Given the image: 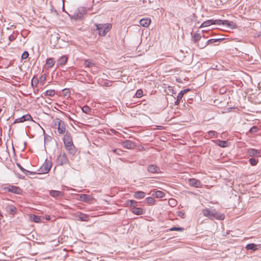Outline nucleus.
Segmentation results:
<instances>
[{
	"label": "nucleus",
	"mask_w": 261,
	"mask_h": 261,
	"mask_svg": "<svg viewBox=\"0 0 261 261\" xmlns=\"http://www.w3.org/2000/svg\"><path fill=\"white\" fill-rule=\"evenodd\" d=\"M246 248L247 250H252L253 251H255L257 249V245L253 243L247 245Z\"/></svg>",
	"instance_id": "obj_31"
},
{
	"label": "nucleus",
	"mask_w": 261,
	"mask_h": 261,
	"mask_svg": "<svg viewBox=\"0 0 261 261\" xmlns=\"http://www.w3.org/2000/svg\"><path fill=\"white\" fill-rule=\"evenodd\" d=\"M82 111L87 114H90L91 112V108L87 105L84 106L82 108Z\"/></svg>",
	"instance_id": "obj_35"
},
{
	"label": "nucleus",
	"mask_w": 261,
	"mask_h": 261,
	"mask_svg": "<svg viewBox=\"0 0 261 261\" xmlns=\"http://www.w3.org/2000/svg\"><path fill=\"white\" fill-rule=\"evenodd\" d=\"M32 219L35 222L39 223L41 222V217L39 216L33 215L32 216Z\"/></svg>",
	"instance_id": "obj_38"
},
{
	"label": "nucleus",
	"mask_w": 261,
	"mask_h": 261,
	"mask_svg": "<svg viewBox=\"0 0 261 261\" xmlns=\"http://www.w3.org/2000/svg\"><path fill=\"white\" fill-rule=\"evenodd\" d=\"M203 215L213 220V211H211L209 208H205L202 211Z\"/></svg>",
	"instance_id": "obj_21"
},
{
	"label": "nucleus",
	"mask_w": 261,
	"mask_h": 261,
	"mask_svg": "<svg viewBox=\"0 0 261 261\" xmlns=\"http://www.w3.org/2000/svg\"><path fill=\"white\" fill-rule=\"evenodd\" d=\"M145 196V193L143 191H137L135 192L134 195V197L137 199L143 198Z\"/></svg>",
	"instance_id": "obj_27"
},
{
	"label": "nucleus",
	"mask_w": 261,
	"mask_h": 261,
	"mask_svg": "<svg viewBox=\"0 0 261 261\" xmlns=\"http://www.w3.org/2000/svg\"><path fill=\"white\" fill-rule=\"evenodd\" d=\"M50 195L54 197H58L63 196V193L59 191L50 190L49 192Z\"/></svg>",
	"instance_id": "obj_26"
},
{
	"label": "nucleus",
	"mask_w": 261,
	"mask_h": 261,
	"mask_svg": "<svg viewBox=\"0 0 261 261\" xmlns=\"http://www.w3.org/2000/svg\"><path fill=\"white\" fill-rule=\"evenodd\" d=\"M41 79L42 80L44 81V80H45V79H46V77H45V76H44V75H42V76H41Z\"/></svg>",
	"instance_id": "obj_51"
},
{
	"label": "nucleus",
	"mask_w": 261,
	"mask_h": 261,
	"mask_svg": "<svg viewBox=\"0 0 261 261\" xmlns=\"http://www.w3.org/2000/svg\"><path fill=\"white\" fill-rule=\"evenodd\" d=\"M169 202H170L172 204H175V201L174 199H170L169 200Z\"/></svg>",
	"instance_id": "obj_49"
},
{
	"label": "nucleus",
	"mask_w": 261,
	"mask_h": 261,
	"mask_svg": "<svg viewBox=\"0 0 261 261\" xmlns=\"http://www.w3.org/2000/svg\"><path fill=\"white\" fill-rule=\"evenodd\" d=\"M29 55V53L27 51H24L21 55V59H25L28 58Z\"/></svg>",
	"instance_id": "obj_45"
},
{
	"label": "nucleus",
	"mask_w": 261,
	"mask_h": 261,
	"mask_svg": "<svg viewBox=\"0 0 261 261\" xmlns=\"http://www.w3.org/2000/svg\"><path fill=\"white\" fill-rule=\"evenodd\" d=\"M68 57L67 56H62L57 60V65L63 66L66 64Z\"/></svg>",
	"instance_id": "obj_19"
},
{
	"label": "nucleus",
	"mask_w": 261,
	"mask_h": 261,
	"mask_svg": "<svg viewBox=\"0 0 261 261\" xmlns=\"http://www.w3.org/2000/svg\"><path fill=\"white\" fill-rule=\"evenodd\" d=\"M33 121V119L31 117V116L30 114L24 115L22 116V117L16 119L14 123H18V122H23L26 121Z\"/></svg>",
	"instance_id": "obj_15"
},
{
	"label": "nucleus",
	"mask_w": 261,
	"mask_h": 261,
	"mask_svg": "<svg viewBox=\"0 0 261 261\" xmlns=\"http://www.w3.org/2000/svg\"><path fill=\"white\" fill-rule=\"evenodd\" d=\"M76 219L81 221L87 222L89 221V216L81 212H77L75 215Z\"/></svg>",
	"instance_id": "obj_11"
},
{
	"label": "nucleus",
	"mask_w": 261,
	"mask_h": 261,
	"mask_svg": "<svg viewBox=\"0 0 261 261\" xmlns=\"http://www.w3.org/2000/svg\"><path fill=\"white\" fill-rule=\"evenodd\" d=\"M90 199V196L86 194H80V200L84 202L89 201Z\"/></svg>",
	"instance_id": "obj_30"
},
{
	"label": "nucleus",
	"mask_w": 261,
	"mask_h": 261,
	"mask_svg": "<svg viewBox=\"0 0 261 261\" xmlns=\"http://www.w3.org/2000/svg\"><path fill=\"white\" fill-rule=\"evenodd\" d=\"M51 166V162L47 159L45 160L44 163L38 170V171H39V173H47L50 171Z\"/></svg>",
	"instance_id": "obj_4"
},
{
	"label": "nucleus",
	"mask_w": 261,
	"mask_h": 261,
	"mask_svg": "<svg viewBox=\"0 0 261 261\" xmlns=\"http://www.w3.org/2000/svg\"><path fill=\"white\" fill-rule=\"evenodd\" d=\"M5 190L17 194H21L22 193V190L18 187L15 186H9L5 188Z\"/></svg>",
	"instance_id": "obj_5"
},
{
	"label": "nucleus",
	"mask_w": 261,
	"mask_h": 261,
	"mask_svg": "<svg viewBox=\"0 0 261 261\" xmlns=\"http://www.w3.org/2000/svg\"><path fill=\"white\" fill-rule=\"evenodd\" d=\"M225 218L224 215L213 210V219H216L218 220H223Z\"/></svg>",
	"instance_id": "obj_23"
},
{
	"label": "nucleus",
	"mask_w": 261,
	"mask_h": 261,
	"mask_svg": "<svg viewBox=\"0 0 261 261\" xmlns=\"http://www.w3.org/2000/svg\"><path fill=\"white\" fill-rule=\"evenodd\" d=\"M34 84H35L34 85L36 87L37 86V84H38V82L37 79H36L35 80H34Z\"/></svg>",
	"instance_id": "obj_50"
},
{
	"label": "nucleus",
	"mask_w": 261,
	"mask_h": 261,
	"mask_svg": "<svg viewBox=\"0 0 261 261\" xmlns=\"http://www.w3.org/2000/svg\"><path fill=\"white\" fill-rule=\"evenodd\" d=\"M257 131H258V128L256 126H254L252 127L250 129V130H249L250 133H251V134H255Z\"/></svg>",
	"instance_id": "obj_44"
},
{
	"label": "nucleus",
	"mask_w": 261,
	"mask_h": 261,
	"mask_svg": "<svg viewBox=\"0 0 261 261\" xmlns=\"http://www.w3.org/2000/svg\"><path fill=\"white\" fill-rule=\"evenodd\" d=\"M140 24L144 27H147L149 25L151 22L150 19L149 18H143L139 21Z\"/></svg>",
	"instance_id": "obj_22"
},
{
	"label": "nucleus",
	"mask_w": 261,
	"mask_h": 261,
	"mask_svg": "<svg viewBox=\"0 0 261 261\" xmlns=\"http://www.w3.org/2000/svg\"><path fill=\"white\" fill-rule=\"evenodd\" d=\"M189 91H190L189 89H184L183 90L180 91V92L178 94L176 100L175 101V105H179L184 95Z\"/></svg>",
	"instance_id": "obj_17"
},
{
	"label": "nucleus",
	"mask_w": 261,
	"mask_h": 261,
	"mask_svg": "<svg viewBox=\"0 0 261 261\" xmlns=\"http://www.w3.org/2000/svg\"><path fill=\"white\" fill-rule=\"evenodd\" d=\"M55 63V61L53 58H48L46 61V64L48 66V68L52 67Z\"/></svg>",
	"instance_id": "obj_29"
},
{
	"label": "nucleus",
	"mask_w": 261,
	"mask_h": 261,
	"mask_svg": "<svg viewBox=\"0 0 261 261\" xmlns=\"http://www.w3.org/2000/svg\"><path fill=\"white\" fill-rule=\"evenodd\" d=\"M112 151L115 154H118V155H122L123 153V150L121 149H112Z\"/></svg>",
	"instance_id": "obj_42"
},
{
	"label": "nucleus",
	"mask_w": 261,
	"mask_h": 261,
	"mask_svg": "<svg viewBox=\"0 0 261 261\" xmlns=\"http://www.w3.org/2000/svg\"><path fill=\"white\" fill-rule=\"evenodd\" d=\"M136 96L137 98L141 97L143 96V91L141 89H139L136 93Z\"/></svg>",
	"instance_id": "obj_43"
},
{
	"label": "nucleus",
	"mask_w": 261,
	"mask_h": 261,
	"mask_svg": "<svg viewBox=\"0 0 261 261\" xmlns=\"http://www.w3.org/2000/svg\"><path fill=\"white\" fill-rule=\"evenodd\" d=\"M85 67H91L95 66V64L90 60H86L84 62Z\"/></svg>",
	"instance_id": "obj_33"
},
{
	"label": "nucleus",
	"mask_w": 261,
	"mask_h": 261,
	"mask_svg": "<svg viewBox=\"0 0 261 261\" xmlns=\"http://www.w3.org/2000/svg\"><path fill=\"white\" fill-rule=\"evenodd\" d=\"M44 218H45V219L46 220L48 221V220H49L50 219V216H49V215H45V216H44Z\"/></svg>",
	"instance_id": "obj_48"
},
{
	"label": "nucleus",
	"mask_w": 261,
	"mask_h": 261,
	"mask_svg": "<svg viewBox=\"0 0 261 261\" xmlns=\"http://www.w3.org/2000/svg\"><path fill=\"white\" fill-rule=\"evenodd\" d=\"M217 145L221 147H226L229 145V143L227 141H222L220 140H216L213 141Z\"/></svg>",
	"instance_id": "obj_20"
},
{
	"label": "nucleus",
	"mask_w": 261,
	"mask_h": 261,
	"mask_svg": "<svg viewBox=\"0 0 261 261\" xmlns=\"http://www.w3.org/2000/svg\"><path fill=\"white\" fill-rule=\"evenodd\" d=\"M145 201L149 204H153L155 201V199L153 197H147L145 199Z\"/></svg>",
	"instance_id": "obj_39"
},
{
	"label": "nucleus",
	"mask_w": 261,
	"mask_h": 261,
	"mask_svg": "<svg viewBox=\"0 0 261 261\" xmlns=\"http://www.w3.org/2000/svg\"><path fill=\"white\" fill-rule=\"evenodd\" d=\"M220 25H226L228 28L229 29H235L237 27V25L233 21H230L227 20H220Z\"/></svg>",
	"instance_id": "obj_9"
},
{
	"label": "nucleus",
	"mask_w": 261,
	"mask_h": 261,
	"mask_svg": "<svg viewBox=\"0 0 261 261\" xmlns=\"http://www.w3.org/2000/svg\"><path fill=\"white\" fill-rule=\"evenodd\" d=\"M153 195H154L157 198H163L164 197L165 194L162 191H157L155 192Z\"/></svg>",
	"instance_id": "obj_37"
},
{
	"label": "nucleus",
	"mask_w": 261,
	"mask_h": 261,
	"mask_svg": "<svg viewBox=\"0 0 261 261\" xmlns=\"http://www.w3.org/2000/svg\"><path fill=\"white\" fill-rule=\"evenodd\" d=\"M246 153L249 156L258 157L260 156V150L254 148H249L247 149Z\"/></svg>",
	"instance_id": "obj_10"
},
{
	"label": "nucleus",
	"mask_w": 261,
	"mask_h": 261,
	"mask_svg": "<svg viewBox=\"0 0 261 261\" xmlns=\"http://www.w3.org/2000/svg\"><path fill=\"white\" fill-rule=\"evenodd\" d=\"M249 162L252 166H255L257 164L258 160L254 158H250L249 160Z\"/></svg>",
	"instance_id": "obj_41"
},
{
	"label": "nucleus",
	"mask_w": 261,
	"mask_h": 261,
	"mask_svg": "<svg viewBox=\"0 0 261 261\" xmlns=\"http://www.w3.org/2000/svg\"><path fill=\"white\" fill-rule=\"evenodd\" d=\"M56 128L58 130V133L60 135H63L66 133L65 123L59 118H56L54 120Z\"/></svg>",
	"instance_id": "obj_3"
},
{
	"label": "nucleus",
	"mask_w": 261,
	"mask_h": 261,
	"mask_svg": "<svg viewBox=\"0 0 261 261\" xmlns=\"http://www.w3.org/2000/svg\"><path fill=\"white\" fill-rule=\"evenodd\" d=\"M125 203L127 206L134 207L137 206V202L134 200H128L126 201Z\"/></svg>",
	"instance_id": "obj_32"
},
{
	"label": "nucleus",
	"mask_w": 261,
	"mask_h": 261,
	"mask_svg": "<svg viewBox=\"0 0 261 261\" xmlns=\"http://www.w3.org/2000/svg\"><path fill=\"white\" fill-rule=\"evenodd\" d=\"M34 79H33V80H32V83H31L32 86L33 87L35 86V85H34Z\"/></svg>",
	"instance_id": "obj_52"
},
{
	"label": "nucleus",
	"mask_w": 261,
	"mask_h": 261,
	"mask_svg": "<svg viewBox=\"0 0 261 261\" xmlns=\"http://www.w3.org/2000/svg\"><path fill=\"white\" fill-rule=\"evenodd\" d=\"M220 22H221L220 21V19H216V20L210 19V20H207L206 21H204L201 24V25H200V27L201 28L206 27L210 26V25H211L212 24H216V25H220Z\"/></svg>",
	"instance_id": "obj_7"
},
{
	"label": "nucleus",
	"mask_w": 261,
	"mask_h": 261,
	"mask_svg": "<svg viewBox=\"0 0 261 261\" xmlns=\"http://www.w3.org/2000/svg\"><path fill=\"white\" fill-rule=\"evenodd\" d=\"M221 40H222L221 39H212L208 40V41H206V42H205L203 44H200L199 43H197V45L199 48L202 49V48H204L208 44H212L215 42H219Z\"/></svg>",
	"instance_id": "obj_14"
},
{
	"label": "nucleus",
	"mask_w": 261,
	"mask_h": 261,
	"mask_svg": "<svg viewBox=\"0 0 261 261\" xmlns=\"http://www.w3.org/2000/svg\"><path fill=\"white\" fill-rule=\"evenodd\" d=\"M218 133L214 130H210L205 135V138L208 139L210 138H217L218 137Z\"/></svg>",
	"instance_id": "obj_25"
},
{
	"label": "nucleus",
	"mask_w": 261,
	"mask_h": 261,
	"mask_svg": "<svg viewBox=\"0 0 261 261\" xmlns=\"http://www.w3.org/2000/svg\"><path fill=\"white\" fill-rule=\"evenodd\" d=\"M5 210L8 213L14 215L17 212V209L13 205L7 204L5 206Z\"/></svg>",
	"instance_id": "obj_18"
},
{
	"label": "nucleus",
	"mask_w": 261,
	"mask_h": 261,
	"mask_svg": "<svg viewBox=\"0 0 261 261\" xmlns=\"http://www.w3.org/2000/svg\"><path fill=\"white\" fill-rule=\"evenodd\" d=\"M184 228L180 227H173L169 229V231H182Z\"/></svg>",
	"instance_id": "obj_40"
},
{
	"label": "nucleus",
	"mask_w": 261,
	"mask_h": 261,
	"mask_svg": "<svg viewBox=\"0 0 261 261\" xmlns=\"http://www.w3.org/2000/svg\"><path fill=\"white\" fill-rule=\"evenodd\" d=\"M16 39V37L14 35H11L9 37V41H13Z\"/></svg>",
	"instance_id": "obj_47"
},
{
	"label": "nucleus",
	"mask_w": 261,
	"mask_h": 261,
	"mask_svg": "<svg viewBox=\"0 0 261 261\" xmlns=\"http://www.w3.org/2000/svg\"><path fill=\"white\" fill-rule=\"evenodd\" d=\"M121 144L123 147L128 149H132L135 146L134 143L128 140L122 141Z\"/></svg>",
	"instance_id": "obj_16"
},
{
	"label": "nucleus",
	"mask_w": 261,
	"mask_h": 261,
	"mask_svg": "<svg viewBox=\"0 0 261 261\" xmlns=\"http://www.w3.org/2000/svg\"><path fill=\"white\" fill-rule=\"evenodd\" d=\"M191 35L192 37V40L195 43H197L198 41L201 39V36L199 33H192Z\"/></svg>",
	"instance_id": "obj_24"
},
{
	"label": "nucleus",
	"mask_w": 261,
	"mask_h": 261,
	"mask_svg": "<svg viewBox=\"0 0 261 261\" xmlns=\"http://www.w3.org/2000/svg\"><path fill=\"white\" fill-rule=\"evenodd\" d=\"M96 27L98 34L101 36H105L111 29V24L110 23L97 24Z\"/></svg>",
	"instance_id": "obj_2"
},
{
	"label": "nucleus",
	"mask_w": 261,
	"mask_h": 261,
	"mask_svg": "<svg viewBox=\"0 0 261 261\" xmlns=\"http://www.w3.org/2000/svg\"><path fill=\"white\" fill-rule=\"evenodd\" d=\"M63 142L66 149L68 151V152L72 155L76 153V149L73 144L72 138L71 134L67 132L63 137Z\"/></svg>",
	"instance_id": "obj_1"
},
{
	"label": "nucleus",
	"mask_w": 261,
	"mask_h": 261,
	"mask_svg": "<svg viewBox=\"0 0 261 261\" xmlns=\"http://www.w3.org/2000/svg\"><path fill=\"white\" fill-rule=\"evenodd\" d=\"M131 211L135 214L137 215H141L143 214V209L140 207H136V206L132 208Z\"/></svg>",
	"instance_id": "obj_28"
},
{
	"label": "nucleus",
	"mask_w": 261,
	"mask_h": 261,
	"mask_svg": "<svg viewBox=\"0 0 261 261\" xmlns=\"http://www.w3.org/2000/svg\"><path fill=\"white\" fill-rule=\"evenodd\" d=\"M45 96H53L55 94V91L54 90H47L44 93Z\"/></svg>",
	"instance_id": "obj_36"
},
{
	"label": "nucleus",
	"mask_w": 261,
	"mask_h": 261,
	"mask_svg": "<svg viewBox=\"0 0 261 261\" xmlns=\"http://www.w3.org/2000/svg\"><path fill=\"white\" fill-rule=\"evenodd\" d=\"M86 12V9L84 8H80L74 13L73 17L75 19H81Z\"/></svg>",
	"instance_id": "obj_6"
},
{
	"label": "nucleus",
	"mask_w": 261,
	"mask_h": 261,
	"mask_svg": "<svg viewBox=\"0 0 261 261\" xmlns=\"http://www.w3.org/2000/svg\"><path fill=\"white\" fill-rule=\"evenodd\" d=\"M147 171L151 173H161L160 168L156 165H149L147 167Z\"/></svg>",
	"instance_id": "obj_13"
},
{
	"label": "nucleus",
	"mask_w": 261,
	"mask_h": 261,
	"mask_svg": "<svg viewBox=\"0 0 261 261\" xmlns=\"http://www.w3.org/2000/svg\"><path fill=\"white\" fill-rule=\"evenodd\" d=\"M188 182L190 186L195 188H201L202 186V183L199 180L194 178H189Z\"/></svg>",
	"instance_id": "obj_8"
},
{
	"label": "nucleus",
	"mask_w": 261,
	"mask_h": 261,
	"mask_svg": "<svg viewBox=\"0 0 261 261\" xmlns=\"http://www.w3.org/2000/svg\"><path fill=\"white\" fill-rule=\"evenodd\" d=\"M177 215L178 217L181 218H184L185 213L181 211H178L177 212Z\"/></svg>",
	"instance_id": "obj_46"
},
{
	"label": "nucleus",
	"mask_w": 261,
	"mask_h": 261,
	"mask_svg": "<svg viewBox=\"0 0 261 261\" xmlns=\"http://www.w3.org/2000/svg\"><path fill=\"white\" fill-rule=\"evenodd\" d=\"M2 111V109L0 108V113Z\"/></svg>",
	"instance_id": "obj_53"
},
{
	"label": "nucleus",
	"mask_w": 261,
	"mask_h": 261,
	"mask_svg": "<svg viewBox=\"0 0 261 261\" xmlns=\"http://www.w3.org/2000/svg\"><path fill=\"white\" fill-rule=\"evenodd\" d=\"M58 162L59 164L61 165L66 164L68 162V159L65 153L59 155L58 158Z\"/></svg>",
	"instance_id": "obj_12"
},
{
	"label": "nucleus",
	"mask_w": 261,
	"mask_h": 261,
	"mask_svg": "<svg viewBox=\"0 0 261 261\" xmlns=\"http://www.w3.org/2000/svg\"><path fill=\"white\" fill-rule=\"evenodd\" d=\"M18 166L19 167V169L24 173V174L26 175H34L35 174V172H31V171H28V170H27L25 169H24L21 166H20V165H18Z\"/></svg>",
	"instance_id": "obj_34"
}]
</instances>
